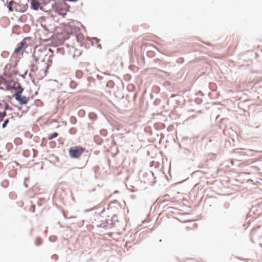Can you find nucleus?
I'll return each instance as SVG.
<instances>
[{"label":"nucleus","mask_w":262,"mask_h":262,"mask_svg":"<svg viewBox=\"0 0 262 262\" xmlns=\"http://www.w3.org/2000/svg\"><path fill=\"white\" fill-rule=\"evenodd\" d=\"M48 66H51V64L52 63V60L49 59V60H48Z\"/></svg>","instance_id":"ddd939ff"},{"label":"nucleus","mask_w":262,"mask_h":262,"mask_svg":"<svg viewBox=\"0 0 262 262\" xmlns=\"http://www.w3.org/2000/svg\"><path fill=\"white\" fill-rule=\"evenodd\" d=\"M2 116L4 118L6 116V112L5 111L3 113L1 112Z\"/></svg>","instance_id":"f8f14e48"},{"label":"nucleus","mask_w":262,"mask_h":262,"mask_svg":"<svg viewBox=\"0 0 262 262\" xmlns=\"http://www.w3.org/2000/svg\"><path fill=\"white\" fill-rule=\"evenodd\" d=\"M78 0H69V1H70V2H76Z\"/></svg>","instance_id":"2eb2a0df"},{"label":"nucleus","mask_w":262,"mask_h":262,"mask_svg":"<svg viewBox=\"0 0 262 262\" xmlns=\"http://www.w3.org/2000/svg\"><path fill=\"white\" fill-rule=\"evenodd\" d=\"M2 106V104L1 103H0V107H1Z\"/></svg>","instance_id":"f3484780"},{"label":"nucleus","mask_w":262,"mask_h":262,"mask_svg":"<svg viewBox=\"0 0 262 262\" xmlns=\"http://www.w3.org/2000/svg\"><path fill=\"white\" fill-rule=\"evenodd\" d=\"M27 45L25 39H24L17 45V48L15 49L14 52L16 54H23L24 50L27 48Z\"/></svg>","instance_id":"20e7f679"},{"label":"nucleus","mask_w":262,"mask_h":262,"mask_svg":"<svg viewBox=\"0 0 262 262\" xmlns=\"http://www.w3.org/2000/svg\"><path fill=\"white\" fill-rule=\"evenodd\" d=\"M0 88L2 89H4V88H2V87H1Z\"/></svg>","instance_id":"a211bd4d"},{"label":"nucleus","mask_w":262,"mask_h":262,"mask_svg":"<svg viewBox=\"0 0 262 262\" xmlns=\"http://www.w3.org/2000/svg\"><path fill=\"white\" fill-rule=\"evenodd\" d=\"M23 90L24 89H21L20 91H17L15 94L13 95L16 100H17L20 104H27L29 100L28 97L26 96H21V94Z\"/></svg>","instance_id":"f03ea898"},{"label":"nucleus","mask_w":262,"mask_h":262,"mask_svg":"<svg viewBox=\"0 0 262 262\" xmlns=\"http://www.w3.org/2000/svg\"><path fill=\"white\" fill-rule=\"evenodd\" d=\"M19 7L18 4L16 2L11 1L8 4V9L10 11H18V7Z\"/></svg>","instance_id":"39448f33"},{"label":"nucleus","mask_w":262,"mask_h":262,"mask_svg":"<svg viewBox=\"0 0 262 262\" xmlns=\"http://www.w3.org/2000/svg\"><path fill=\"white\" fill-rule=\"evenodd\" d=\"M31 71L36 73L38 71V67L35 65H33L31 67ZM34 74H35V73H34Z\"/></svg>","instance_id":"6e6552de"},{"label":"nucleus","mask_w":262,"mask_h":262,"mask_svg":"<svg viewBox=\"0 0 262 262\" xmlns=\"http://www.w3.org/2000/svg\"><path fill=\"white\" fill-rule=\"evenodd\" d=\"M1 79H2V80H4V79L3 77H2V78H1Z\"/></svg>","instance_id":"dca6fc26"},{"label":"nucleus","mask_w":262,"mask_h":262,"mask_svg":"<svg viewBox=\"0 0 262 262\" xmlns=\"http://www.w3.org/2000/svg\"><path fill=\"white\" fill-rule=\"evenodd\" d=\"M9 119H7L4 122V123L3 124V125H2V127L3 128H5L6 125H7V124L9 123Z\"/></svg>","instance_id":"9d476101"},{"label":"nucleus","mask_w":262,"mask_h":262,"mask_svg":"<svg viewBox=\"0 0 262 262\" xmlns=\"http://www.w3.org/2000/svg\"><path fill=\"white\" fill-rule=\"evenodd\" d=\"M9 108V104L7 103H6L5 105V111H6V110H8Z\"/></svg>","instance_id":"9b49d317"},{"label":"nucleus","mask_w":262,"mask_h":262,"mask_svg":"<svg viewBox=\"0 0 262 262\" xmlns=\"http://www.w3.org/2000/svg\"><path fill=\"white\" fill-rule=\"evenodd\" d=\"M12 67L11 64H7L5 67V75H8V74L6 73V70L9 68H10L11 67Z\"/></svg>","instance_id":"1a4fd4ad"},{"label":"nucleus","mask_w":262,"mask_h":262,"mask_svg":"<svg viewBox=\"0 0 262 262\" xmlns=\"http://www.w3.org/2000/svg\"><path fill=\"white\" fill-rule=\"evenodd\" d=\"M40 3L37 0H31V5L32 9L37 10L40 7Z\"/></svg>","instance_id":"423d86ee"},{"label":"nucleus","mask_w":262,"mask_h":262,"mask_svg":"<svg viewBox=\"0 0 262 262\" xmlns=\"http://www.w3.org/2000/svg\"><path fill=\"white\" fill-rule=\"evenodd\" d=\"M85 148L80 146H72L69 149V156L72 158L77 159L84 152Z\"/></svg>","instance_id":"f257e3e1"},{"label":"nucleus","mask_w":262,"mask_h":262,"mask_svg":"<svg viewBox=\"0 0 262 262\" xmlns=\"http://www.w3.org/2000/svg\"><path fill=\"white\" fill-rule=\"evenodd\" d=\"M58 134L57 133H54L52 134H50V135H49V136L48 137V140H52L53 138L57 137L58 136Z\"/></svg>","instance_id":"0eeeda50"},{"label":"nucleus","mask_w":262,"mask_h":262,"mask_svg":"<svg viewBox=\"0 0 262 262\" xmlns=\"http://www.w3.org/2000/svg\"><path fill=\"white\" fill-rule=\"evenodd\" d=\"M4 119V117L1 115V112H0V121H2Z\"/></svg>","instance_id":"4468645a"},{"label":"nucleus","mask_w":262,"mask_h":262,"mask_svg":"<svg viewBox=\"0 0 262 262\" xmlns=\"http://www.w3.org/2000/svg\"><path fill=\"white\" fill-rule=\"evenodd\" d=\"M12 89L18 91L23 89L21 87L20 83L17 81L10 80L8 83L6 84V90H10Z\"/></svg>","instance_id":"7ed1b4c3"}]
</instances>
